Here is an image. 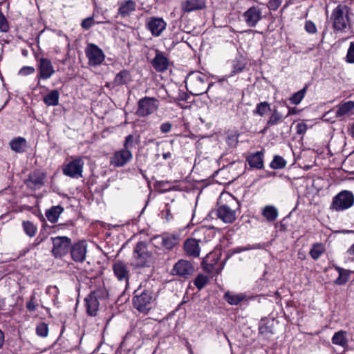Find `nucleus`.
Wrapping results in <instances>:
<instances>
[{
  "instance_id": "obj_9",
  "label": "nucleus",
  "mask_w": 354,
  "mask_h": 354,
  "mask_svg": "<svg viewBox=\"0 0 354 354\" xmlns=\"http://www.w3.org/2000/svg\"><path fill=\"white\" fill-rule=\"evenodd\" d=\"M84 162L81 158H77L69 162L63 169L64 175L78 178L82 176V171Z\"/></svg>"
},
{
  "instance_id": "obj_5",
  "label": "nucleus",
  "mask_w": 354,
  "mask_h": 354,
  "mask_svg": "<svg viewBox=\"0 0 354 354\" xmlns=\"http://www.w3.org/2000/svg\"><path fill=\"white\" fill-rule=\"evenodd\" d=\"M354 203V196L349 191H342L333 198L330 209L337 212L350 208Z\"/></svg>"
},
{
  "instance_id": "obj_37",
  "label": "nucleus",
  "mask_w": 354,
  "mask_h": 354,
  "mask_svg": "<svg viewBox=\"0 0 354 354\" xmlns=\"http://www.w3.org/2000/svg\"><path fill=\"white\" fill-rule=\"evenodd\" d=\"M270 106L267 102H263L257 104L256 109L253 111L254 114L263 116L268 111H270Z\"/></svg>"
},
{
  "instance_id": "obj_46",
  "label": "nucleus",
  "mask_w": 354,
  "mask_h": 354,
  "mask_svg": "<svg viewBox=\"0 0 354 354\" xmlns=\"http://www.w3.org/2000/svg\"><path fill=\"white\" fill-rule=\"evenodd\" d=\"M134 137L133 135H129L126 137L125 138V142H124V149H129V148H131L133 146V144H134Z\"/></svg>"
},
{
  "instance_id": "obj_8",
  "label": "nucleus",
  "mask_w": 354,
  "mask_h": 354,
  "mask_svg": "<svg viewBox=\"0 0 354 354\" xmlns=\"http://www.w3.org/2000/svg\"><path fill=\"white\" fill-rule=\"evenodd\" d=\"M53 248L52 252L55 257H62L66 254L71 246V241L66 236L51 238Z\"/></svg>"
},
{
  "instance_id": "obj_45",
  "label": "nucleus",
  "mask_w": 354,
  "mask_h": 354,
  "mask_svg": "<svg viewBox=\"0 0 354 354\" xmlns=\"http://www.w3.org/2000/svg\"><path fill=\"white\" fill-rule=\"evenodd\" d=\"M94 24V19H93V17H87L86 19H84L82 23H81V26L82 27V28H84V30H88Z\"/></svg>"
},
{
  "instance_id": "obj_63",
  "label": "nucleus",
  "mask_w": 354,
  "mask_h": 354,
  "mask_svg": "<svg viewBox=\"0 0 354 354\" xmlns=\"http://www.w3.org/2000/svg\"><path fill=\"white\" fill-rule=\"evenodd\" d=\"M234 204H235L234 207H235V206H237L238 203H234Z\"/></svg>"
},
{
  "instance_id": "obj_18",
  "label": "nucleus",
  "mask_w": 354,
  "mask_h": 354,
  "mask_svg": "<svg viewBox=\"0 0 354 354\" xmlns=\"http://www.w3.org/2000/svg\"><path fill=\"white\" fill-rule=\"evenodd\" d=\"M72 259L76 262H83L86 259V244L84 241H80L71 246Z\"/></svg>"
},
{
  "instance_id": "obj_36",
  "label": "nucleus",
  "mask_w": 354,
  "mask_h": 354,
  "mask_svg": "<svg viewBox=\"0 0 354 354\" xmlns=\"http://www.w3.org/2000/svg\"><path fill=\"white\" fill-rule=\"evenodd\" d=\"M286 165V161L283 157L276 155L270 163V167L274 169H283Z\"/></svg>"
},
{
  "instance_id": "obj_16",
  "label": "nucleus",
  "mask_w": 354,
  "mask_h": 354,
  "mask_svg": "<svg viewBox=\"0 0 354 354\" xmlns=\"http://www.w3.org/2000/svg\"><path fill=\"white\" fill-rule=\"evenodd\" d=\"M132 158V153L129 149H123L115 152L111 158V164L115 167H122Z\"/></svg>"
},
{
  "instance_id": "obj_20",
  "label": "nucleus",
  "mask_w": 354,
  "mask_h": 354,
  "mask_svg": "<svg viewBox=\"0 0 354 354\" xmlns=\"http://www.w3.org/2000/svg\"><path fill=\"white\" fill-rule=\"evenodd\" d=\"M353 109V101H347L339 104L336 106L335 116L337 118H343L346 116H350L352 115Z\"/></svg>"
},
{
  "instance_id": "obj_3",
  "label": "nucleus",
  "mask_w": 354,
  "mask_h": 354,
  "mask_svg": "<svg viewBox=\"0 0 354 354\" xmlns=\"http://www.w3.org/2000/svg\"><path fill=\"white\" fill-rule=\"evenodd\" d=\"M134 264L136 267L149 266L153 257L149 251L147 244L143 241L138 242L133 250Z\"/></svg>"
},
{
  "instance_id": "obj_24",
  "label": "nucleus",
  "mask_w": 354,
  "mask_h": 354,
  "mask_svg": "<svg viewBox=\"0 0 354 354\" xmlns=\"http://www.w3.org/2000/svg\"><path fill=\"white\" fill-rule=\"evenodd\" d=\"M160 241V244L167 250L172 249L178 243L176 237L174 235L164 234L156 238Z\"/></svg>"
},
{
  "instance_id": "obj_22",
  "label": "nucleus",
  "mask_w": 354,
  "mask_h": 354,
  "mask_svg": "<svg viewBox=\"0 0 354 354\" xmlns=\"http://www.w3.org/2000/svg\"><path fill=\"white\" fill-rule=\"evenodd\" d=\"M205 0H186L182 3V10L185 12L203 9Z\"/></svg>"
},
{
  "instance_id": "obj_35",
  "label": "nucleus",
  "mask_w": 354,
  "mask_h": 354,
  "mask_svg": "<svg viewBox=\"0 0 354 354\" xmlns=\"http://www.w3.org/2000/svg\"><path fill=\"white\" fill-rule=\"evenodd\" d=\"M346 333L340 330L335 333L332 338V342L334 344L344 347L347 345V340L345 337Z\"/></svg>"
},
{
  "instance_id": "obj_32",
  "label": "nucleus",
  "mask_w": 354,
  "mask_h": 354,
  "mask_svg": "<svg viewBox=\"0 0 354 354\" xmlns=\"http://www.w3.org/2000/svg\"><path fill=\"white\" fill-rule=\"evenodd\" d=\"M283 115L277 109H274L267 122V126H275L282 121Z\"/></svg>"
},
{
  "instance_id": "obj_30",
  "label": "nucleus",
  "mask_w": 354,
  "mask_h": 354,
  "mask_svg": "<svg viewBox=\"0 0 354 354\" xmlns=\"http://www.w3.org/2000/svg\"><path fill=\"white\" fill-rule=\"evenodd\" d=\"M136 10V3L132 0H127L122 3L119 8V13L122 16L129 15Z\"/></svg>"
},
{
  "instance_id": "obj_50",
  "label": "nucleus",
  "mask_w": 354,
  "mask_h": 354,
  "mask_svg": "<svg viewBox=\"0 0 354 354\" xmlns=\"http://www.w3.org/2000/svg\"><path fill=\"white\" fill-rule=\"evenodd\" d=\"M35 299V295H32L30 297V300L26 304L27 309L30 312L35 311L37 308V305L34 301Z\"/></svg>"
},
{
  "instance_id": "obj_7",
  "label": "nucleus",
  "mask_w": 354,
  "mask_h": 354,
  "mask_svg": "<svg viewBox=\"0 0 354 354\" xmlns=\"http://www.w3.org/2000/svg\"><path fill=\"white\" fill-rule=\"evenodd\" d=\"M158 101L154 97H145L138 102L136 114L140 117H145L152 114L158 109Z\"/></svg>"
},
{
  "instance_id": "obj_19",
  "label": "nucleus",
  "mask_w": 354,
  "mask_h": 354,
  "mask_svg": "<svg viewBox=\"0 0 354 354\" xmlns=\"http://www.w3.org/2000/svg\"><path fill=\"white\" fill-rule=\"evenodd\" d=\"M39 76L44 80L50 78L55 73L51 62L46 58H41L39 65Z\"/></svg>"
},
{
  "instance_id": "obj_25",
  "label": "nucleus",
  "mask_w": 354,
  "mask_h": 354,
  "mask_svg": "<svg viewBox=\"0 0 354 354\" xmlns=\"http://www.w3.org/2000/svg\"><path fill=\"white\" fill-rule=\"evenodd\" d=\"M10 147L15 152L23 153L27 148V142L25 138L18 137L10 142Z\"/></svg>"
},
{
  "instance_id": "obj_43",
  "label": "nucleus",
  "mask_w": 354,
  "mask_h": 354,
  "mask_svg": "<svg viewBox=\"0 0 354 354\" xmlns=\"http://www.w3.org/2000/svg\"><path fill=\"white\" fill-rule=\"evenodd\" d=\"M346 59L347 62L354 63V41L350 44Z\"/></svg>"
},
{
  "instance_id": "obj_6",
  "label": "nucleus",
  "mask_w": 354,
  "mask_h": 354,
  "mask_svg": "<svg viewBox=\"0 0 354 354\" xmlns=\"http://www.w3.org/2000/svg\"><path fill=\"white\" fill-rule=\"evenodd\" d=\"M107 292L103 289H98L90 293L85 299L86 312L90 316H95L99 308V299L105 298Z\"/></svg>"
},
{
  "instance_id": "obj_52",
  "label": "nucleus",
  "mask_w": 354,
  "mask_h": 354,
  "mask_svg": "<svg viewBox=\"0 0 354 354\" xmlns=\"http://www.w3.org/2000/svg\"><path fill=\"white\" fill-rule=\"evenodd\" d=\"M171 127L172 125L170 122H164L160 125V129L162 133H166L171 131Z\"/></svg>"
},
{
  "instance_id": "obj_12",
  "label": "nucleus",
  "mask_w": 354,
  "mask_h": 354,
  "mask_svg": "<svg viewBox=\"0 0 354 354\" xmlns=\"http://www.w3.org/2000/svg\"><path fill=\"white\" fill-rule=\"evenodd\" d=\"M166 22L160 17H151L147 19L146 27L154 37H159L166 28Z\"/></svg>"
},
{
  "instance_id": "obj_59",
  "label": "nucleus",
  "mask_w": 354,
  "mask_h": 354,
  "mask_svg": "<svg viewBox=\"0 0 354 354\" xmlns=\"http://www.w3.org/2000/svg\"><path fill=\"white\" fill-rule=\"evenodd\" d=\"M297 127H298V133H301L303 131L302 129H304L305 126L299 124L297 125Z\"/></svg>"
},
{
  "instance_id": "obj_17",
  "label": "nucleus",
  "mask_w": 354,
  "mask_h": 354,
  "mask_svg": "<svg viewBox=\"0 0 354 354\" xmlns=\"http://www.w3.org/2000/svg\"><path fill=\"white\" fill-rule=\"evenodd\" d=\"M261 10L258 7H251L243 15V19L250 27H254L261 19Z\"/></svg>"
},
{
  "instance_id": "obj_49",
  "label": "nucleus",
  "mask_w": 354,
  "mask_h": 354,
  "mask_svg": "<svg viewBox=\"0 0 354 354\" xmlns=\"http://www.w3.org/2000/svg\"><path fill=\"white\" fill-rule=\"evenodd\" d=\"M281 4V0H270L268 2V8L270 10H276Z\"/></svg>"
},
{
  "instance_id": "obj_41",
  "label": "nucleus",
  "mask_w": 354,
  "mask_h": 354,
  "mask_svg": "<svg viewBox=\"0 0 354 354\" xmlns=\"http://www.w3.org/2000/svg\"><path fill=\"white\" fill-rule=\"evenodd\" d=\"M36 333L41 337H46L48 334V326L44 322L39 323L36 327Z\"/></svg>"
},
{
  "instance_id": "obj_51",
  "label": "nucleus",
  "mask_w": 354,
  "mask_h": 354,
  "mask_svg": "<svg viewBox=\"0 0 354 354\" xmlns=\"http://www.w3.org/2000/svg\"><path fill=\"white\" fill-rule=\"evenodd\" d=\"M260 248V245L259 244H256V245H248V247H238L237 248H236V252H243V251H246V250H255V249H259Z\"/></svg>"
},
{
  "instance_id": "obj_21",
  "label": "nucleus",
  "mask_w": 354,
  "mask_h": 354,
  "mask_svg": "<svg viewBox=\"0 0 354 354\" xmlns=\"http://www.w3.org/2000/svg\"><path fill=\"white\" fill-rule=\"evenodd\" d=\"M151 64L158 72H164L168 68L169 61L162 53L157 52L155 57L151 61Z\"/></svg>"
},
{
  "instance_id": "obj_31",
  "label": "nucleus",
  "mask_w": 354,
  "mask_h": 354,
  "mask_svg": "<svg viewBox=\"0 0 354 354\" xmlns=\"http://www.w3.org/2000/svg\"><path fill=\"white\" fill-rule=\"evenodd\" d=\"M59 93L57 90H53L44 97V102L48 106H56L59 103Z\"/></svg>"
},
{
  "instance_id": "obj_61",
  "label": "nucleus",
  "mask_w": 354,
  "mask_h": 354,
  "mask_svg": "<svg viewBox=\"0 0 354 354\" xmlns=\"http://www.w3.org/2000/svg\"><path fill=\"white\" fill-rule=\"evenodd\" d=\"M351 135L352 138L354 139V124L352 125L351 128Z\"/></svg>"
},
{
  "instance_id": "obj_56",
  "label": "nucleus",
  "mask_w": 354,
  "mask_h": 354,
  "mask_svg": "<svg viewBox=\"0 0 354 354\" xmlns=\"http://www.w3.org/2000/svg\"><path fill=\"white\" fill-rule=\"evenodd\" d=\"M347 253L351 254V255H354V243L347 250Z\"/></svg>"
},
{
  "instance_id": "obj_60",
  "label": "nucleus",
  "mask_w": 354,
  "mask_h": 354,
  "mask_svg": "<svg viewBox=\"0 0 354 354\" xmlns=\"http://www.w3.org/2000/svg\"><path fill=\"white\" fill-rule=\"evenodd\" d=\"M335 269H336V270L338 272V274H339L340 272H341V273H342V272H345V271L346 270H344V269L341 268H339V267H336V268H335Z\"/></svg>"
},
{
  "instance_id": "obj_48",
  "label": "nucleus",
  "mask_w": 354,
  "mask_h": 354,
  "mask_svg": "<svg viewBox=\"0 0 354 354\" xmlns=\"http://www.w3.org/2000/svg\"><path fill=\"white\" fill-rule=\"evenodd\" d=\"M35 72V68L32 66H24L19 71V74L21 75H28Z\"/></svg>"
},
{
  "instance_id": "obj_62",
  "label": "nucleus",
  "mask_w": 354,
  "mask_h": 354,
  "mask_svg": "<svg viewBox=\"0 0 354 354\" xmlns=\"http://www.w3.org/2000/svg\"><path fill=\"white\" fill-rule=\"evenodd\" d=\"M292 111L291 109L289 110L288 113L287 114L286 117H288L289 115L292 114Z\"/></svg>"
},
{
  "instance_id": "obj_26",
  "label": "nucleus",
  "mask_w": 354,
  "mask_h": 354,
  "mask_svg": "<svg viewBox=\"0 0 354 354\" xmlns=\"http://www.w3.org/2000/svg\"><path fill=\"white\" fill-rule=\"evenodd\" d=\"M245 298V295L243 293L235 294L228 291L224 295L225 300L230 305H238Z\"/></svg>"
},
{
  "instance_id": "obj_38",
  "label": "nucleus",
  "mask_w": 354,
  "mask_h": 354,
  "mask_svg": "<svg viewBox=\"0 0 354 354\" xmlns=\"http://www.w3.org/2000/svg\"><path fill=\"white\" fill-rule=\"evenodd\" d=\"M22 225L24 230L28 236L32 237L35 235L37 227L32 222L24 221Z\"/></svg>"
},
{
  "instance_id": "obj_29",
  "label": "nucleus",
  "mask_w": 354,
  "mask_h": 354,
  "mask_svg": "<svg viewBox=\"0 0 354 354\" xmlns=\"http://www.w3.org/2000/svg\"><path fill=\"white\" fill-rule=\"evenodd\" d=\"M262 214L268 221H274L278 217L279 214L274 206L267 205L263 208Z\"/></svg>"
},
{
  "instance_id": "obj_39",
  "label": "nucleus",
  "mask_w": 354,
  "mask_h": 354,
  "mask_svg": "<svg viewBox=\"0 0 354 354\" xmlns=\"http://www.w3.org/2000/svg\"><path fill=\"white\" fill-rule=\"evenodd\" d=\"M306 92V86H305L301 90L295 93L290 99V102L293 104H298L301 102L303 98L305 96Z\"/></svg>"
},
{
  "instance_id": "obj_44",
  "label": "nucleus",
  "mask_w": 354,
  "mask_h": 354,
  "mask_svg": "<svg viewBox=\"0 0 354 354\" xmlns=\"http://www.w3.org/2000/svg\"><path fill=\"white\" fill-rule=\"evenodd\" d=\"M9 29L8 24L1 12H0V32H7Z\"/></svg>"
},
{
  "instance_id": "obj_23",
  "label": "nucleus",
  "mask_w": 354,
  "mask_h": 354,
  "mask_svg": "<svg viewBox=\"0 0 354 354\" xmlns=\"http://www.w3.org/2000/svg\"><path fill=\"white\" fill-rule=\"evenodd\" d=\"M247 161L252 168L261 169L263 167V153L257 151L248 156Z\"/></svg>"
},
{
  "instance_id": "obj_33",
  "label": "nucleus",
  "mask_w": 354,
  "mask_h": 354,
  "mask_svg": "<svg viewBox=\"0 0 354 354\" xmlns=\"http://www.w3.org/2000/svg\"><path fill=\"white\" fill-rule=\"evenodd\" d=\"M130 80L131 76L129 73L127 71H122L115 75L114 83L116 85H123L127 84Z\"/></svg>"
},
{
  "instance_id": "obj_14",
  "label": "nucleus",
  "mask_w": 354,
  "mask_h": 354,
  "mask_svg": "<svg viewBox=\"0 0 354 354\" xmlns=\"http://www.w3.org/2000/svg\"><path fill=\"white\" fill-rule=\"evenodd\" d=\"M217 216L224 223H232L236 220V211L229 205H221L217 208Z\"/></svg>"
},
{
  "instance_id": "obj_47",
  "label": "nucleus",
  "mask_w": 354,
  "mask_h": 354,
  "mask_svg": "<svg viewBox=\"0 0 354 354\" xmlns=\"http://www.w3.org/2000/svg\"><path fill=\"white\" fill-rule=\"evenodd\" d=\"M306 30L310 34L315 33L317 31L316 26L311 21H308L305 24Z\"/></svg>"
},
{
  "instance_id": "obj_15",
  "label": "nucleus",
  "mask_w": 354,
  "mask_h": 354,
  "mask_svg": "<svg viewBox=\"0 0 354 354\" xmlns=\"http://www.w3.org/2000/svg\"><path fill=\"white\" fill-rule=\"evenodd\" d=\"M113 270L120 281L124 282L126 285L129 283V270L127 264L121 261H117L113 264Z\"/></svg>"
},
{
  "instance_id": "obj_1",
  "label": "nucleus",
  "mask_w": 354,
  "mask_h": 354,
  "mask_svg": "<svg viewBox=\"0 0 354 354\" xmlns=\"http://www.w3.org/2000/svg\"><path fill=\"white\" fill-rule=\"evenodd\" d=\"M353 14L351 8L346 4L340 3L333 9L330 15L333 22V28L335 32H343L351 28V17Z\"/></svg>"
},
{
  "instance_id": "obj_57",
  "label": "nucleus",
  "mask_w": 354,
  "mask_h": 354,
  "mask_svg": "<svg viewBox=\"0 0 354 354\" xmlns=\"http://www.w3.org/2000/svg\"><path fill=\"white\" fill-rule=\"evenodd\" d=\"M162 156H163V158H164L165 160H167V159H168V158H171V153H170V152L164 153H163V155H162Z\"/></svg>"
},
{
  "instance_id": "obj_27",
  "label": "nucleus",
  "mask_w": 354,
  "mask_h": 354,
  "mask_svg": "<svg viewBox=\"0 0 354 354\" xmlns=\"http://www.w3.org/2000/svg\"><path fill=\"white\" fill-rule=\"evenodd\" d=\"M63 212V208L60 206H54L46 212V216L51 223H55L59 218V215Z\"/></svg>"
},
{
  "instance_id": "obj_42",
  "label": "nucleus",
  "mask_w": 354,
  "mask_h": 354,
  "mask_svg": "<svg viewBox=\"0 0 354 354\" xmlns=\"http://www.w3.org/2000/svg\"><path fill=\"white\" fill-rule=\"evenodd\" d=\"M349 271L346 270L345 272H340L339 277L336 279L335 283L337 285H343L348 280Z\"/></svg>"
},
{
  "instance_id": "obj_28",
  "label": "nucleus",
  "mask_w": 354,
  "mask_h": 354,
  "mask_svg": "<svg viewBox=\"0 0 354 354\" xmlns=\"http://www.w3.org/2000/svg\"><path fill=\"white\" fill-rule=\"evenodd\" d=\"M45 175L39 171H35L29 175L28 182L32 184L35 187H40L44 185Z\"/></svg>"
},
{
  "instance_id": "obj_55",
  "label": "nucleus",
  "mask_w": 354,
  "mask_h": 354,
  "mask_svg": "<svg viewBox=\"0 0 354 354\" xmlns=\"http://www.w3.org/2000/svg\"><path fill=\"white\" fill-rule=\"evenodd\" d=\"M298 258L301 259V260H304L306 259V254L304 252H301V251H299L298 252Z\"/></svg>"
},
{
  "instance_id": "obj_54",
  "label": "nucleus",
  "mask_w": 354,
  "mask_h": 354,
  "mask_svg": "<svg viewBox=\"0 0 354 354\" xmlns=\"http://www.w3.org/2000/svg\"><path fill=\"white\" fill-rule=\"evenodd\" d=\"M4 342V335L3 333L0 330V348L2 346Z\"/></svg>"
},
{
  "instance_id": "obj_13",
  "label": "nucleus",
  "mask_w": 354,
  "mask_h": 354,
  "mask_svg": "<svg viewBox=\"0 0 354 354\" xmlns=\"http://www.w3.org/2000/svg\"><path fill=\"white\" fill-rule=\"evenodd\" d=\"M204 241L201 239H188L184 243V250L186 254L192 257H198L200 254L201 244L203 245Z\"/></svg>"
},
{
  "instance_id": "obj_34",
  "label": "nucleus",
  "mask_w": 354,
  "mask_h": 354,
  "mask_svg": "<svg viewBox=\"0 0 354 354\" xmlns=\"http://www.w3.org/2000/svg\"><path fill=\"white\" fill-rule=\"evenodd\" d=\"M324 251V246L322 243H315L310 250L309 254L314 260H317Z\"/></svg>"
},
{
  "instance_id": "obj_53",
  "label": "nucleus",
  "mask_w": 354,
  "mask_h": 354,
  "mask_svg": "<svg viewBox=\"0 0 354 354\" xmlns=\"http://www.w3.org/2000/svg\"><path fill=\"white\" fill-rule=\"evenodd\" d=\"M244 67H245L244 64L238 62L236 64L234 65V71L233 72L234 73H240L243 71Z\"/></svg>"
},
{
  "instance_id": "obj_4",
  "label": "nucleus",
  "mask_w": 354,
  "mask_h": 354,
  "mask_svg": "<svg viewBox=\"0 0 354 354\" xmlns=\"http://www.w3.org/2000/svg\"><path fill=\"white\" fill-rule=\"evenodd\" d=\"M205 76L200 73L189 75L185 81L187 90L194 95H199L207 91Z\"/></svg>"
},
{
  "instance_id": "obj_58",
  "label": "nucleus",
  "mask_w": 354,
  "mask_h": 354,
  "mask_svg": "<svg viewBox=\"0 0 354 354\" xmlns=\"http://www.w3.org/2000/svg\"><path fill=\"white\" fill-rule=\"evenodd\" d=\"M207 231H209L206 227H202L201 228H200L197 233H205V232Z\"/></svg>"
},
{
  "instance_id": "obj_40",
  "label": "nucleus",
  "mask_w": 354,
  "mask_h": 354,
  "mask_svg": "<svg viewBox=\"0 0 354 354\" xmlns=\"http://www.w3.org/2000/svg\"><path fill=\"white\" fill-rule=\"evenodd\" d=\"M208 282V278L203 274H198L194 281V284L198 290L203 288Z\"/></svg>"
},
{
  "instance_id": "obj_11",
  "label": "nucleus",
  "mask_w": 354,
  "mask_h": 354,
  "mask_svg": "<svg viewBox=\"0 0 354 354\" xmlns=\"http://www.w3.org/2000/svg\"><path fill=\"white\" fill-rule=\"evenodd\" d=\"M86 55L91 66H97L104 59V54L95 44H89L86 48Z\"/></svg>"
},
{
  "instance_id": "obj_10",
  "label": "nucleus",
  "mask_w": 354,
  "mask_h": 354,
  "mask_svg": "<svg viewBox=\"0 0 354 354\" xmlns=\"http://www.w3.org/2000/svg\"><path fill=\"white\" fill-rule=\"evenodd\" d=\"M193 265L187 260H179L172 269V274L183 279H188L194 272Z\"/></svg>"
},
{
  "instance_id": "obj_2",
  "label": "nucleus",
  "mask_w": 354,
  "mask_h": 354,
  "mask_svg": "<svg viewBox=\"0 0 354 354\" xmlns=\"http://www.w3.org/2000/svg\"><path fill=\"white\" fill-rule=\"evenodd\" d=\"M155 299V295L152 290L146 289L140 291L138 289L134 292L133 305L140 313L147 314L152 308Z\"/></svg>"
}]
</instances>
